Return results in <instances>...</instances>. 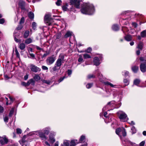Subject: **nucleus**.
I'll use <instances>...</instances> for the list:
<instances>
[{"instance_id": "obj_1", "label": "nucleus", "mask_w": 146, "mask_h": 146, "mask_svg": "<svg viewBox=\"0 0 146 146\" xmlns=\"http://www.w3.org/2000/svg\"><path fill=\"white\" fill-rule=\"evenodd\" d=\"M50 128L49 127L44 128L41 130L33 131L29 133L30 136L35 135H37L42 140L45 141L47 140V137L46 135L49 133Z\"/></svg>"}, {"instance_id": "obj_2", "label": "nucleus", "mask_w": 146, "mask_h": 146, "mask_svg": "<svg viewBox=\"0 0 146 146\" xmlns=\"http://www.w3.org/2000/svg\"><path fill=\"white\" fill-rule=\"evenodd\" d=\"M81 6L80 11L83 14L92 15L95 12L94 7L92 4L90 3H84Z\"/></svg>"}, {"instance_id": "obj_3", "label": "nucleus", "mask_w": 146, "mask_h": 146, "mask_svg": "<svg viewBox=\"0 0 146 146\" xmlns=\"http://www.w3.org/2000/svg\"><path fill=\"white\" fill-rule=\"evenodd\" d=\"M139 60L141 62H143L141 63L140 65V68L141 71L144 73L146 72V60L142 57H140Z\"/></svg>"}, {"instance_id": "obj_4", "label": "nucleus", "mask_w": 146, "mask_h": 146, "mask_svg": "<svg viewBox=\"0 0 146 146\" xmlns=\"http://www.w3.org/2000/svg\"><path fill=\"white\" fill-rule=\"evenodd\" d=\"M118 115L120 120L123 121H127L128 120L127 114L124 112L119 111L117 112Z\"/></svg>"}, {"instance_id": "obj_5", "label": "nucleus", "mask_w": 146, "mask_h": 146, "mask_svg": "<svg viewBox=\"0 0 146 146\" xmlns=\"http://www.w3.org/2000/svg\"><path fill=\"white\" fill-rule=\"evenodd\" d=\"M64 58V55L63 54H61L59 56L58 58L56 61L55 64L58 67L60 66L62 63L63 62Z\"/></svg>"}, {"instance_id": "obj_6", "label": "nucleus", "mask_w": 146, "mask_h": 146, "mask_svg": "<svg viewBox=\"0 0 146 146\" xmlns=\"http://www.w3.org/2000/svg\"><path fill=\"white\" fill-rule=\"evenodd\" d=\"M99 78L100 79V80L101 82L104 83V85L106 86H110L112 88H116L117 87V86L115 85H113L112 83H111L110 82H109L108 81L106 82H104L103 80H102V77H103L102 75L101 74H99Z\"/></svg>"}, {"instance_id": "obj_7", "label": "nucleus", "mask_w": 146, "mask_h": 146, "mask_svg": "<svg viewBox=\"0 0 146 146\" xmlns=\"http://www.w3.org/2000/svg\"><path fill=\"white\" fill-rule=\"evenodd\" d=\"M56 133L52 131L50 132L49 135L48 141L51 143L53 144L55 141V136L56 135Z\"/></svg>"}, {"instance_id": "obj_8", "label": "nucleus", "mask_w": 146, "mask_h": 146, "mask_svg": "<svg viewBox=\"0 0 146 146\" xmlns=\"http://www.w3.org/2000/svg\"><path fill=\"white\" fill-rule=\"evenodd\" d=\"M9 140L5 135H3L2 137H0V143L2 145H4L7 144Z\"/></svg>"}, {"instance_id": "obj_9", "label": "nucleus", "mask_w": 146, "mask_h": 146, "mask_svg": "<svg viewBox=\"0 0 146 146\" xmlns=\"http://www.w3.org/2000/svg\"><path fill=\"white\" fill-rule=\"evenodd\" d=\"M80 1L79 0H70V4L78 9L80 8Z\"/></svg>"}, {"instance_id": "obj_10", "label": "nucleus", "mask_w": 146, "mask_h": 146, "mask_svg": "<svg viewBox=\"0 0 146 146\" xmlns=\"http://www.w3.org/2000/svg\"><path fill=\"white\" fill-rule=\"evenodd\" d=\"M55 60V58L51 56L48 57L46 59V63L48 65H50L52 64Z\"/></svg>"}, {"instance_id": "obj_11", "label": "nucleus", "mask_w": 146, "mask_h": 146, "mask_svg": "<svg viewBox=\"0 0 146 146\" xmlns=\"http://www.w3.org/2000/svg\"><path fill=\"white\" fill-rule=\"evenodd\" d=\"M52 19L50 17V14L46 15H45L44 18V21L45 23H46L48 25H50Z\"/></svg>"}, {"instance_id": "obj_12", "label": "nucleus", "mask_w": 146, "mask_h": 146, "mask_svg": "<svg viewBox=\"0 0 146 146\" xmlns=\"http://www.w3.org/2000/svg\"><path fill=\"white\" fill-rule=\"evenodd\" d=\"M30 68L31 71L35 72H40L41 70L40 68L33 64H30Z\"/></svg>"}, {"instance_id": "obj_13", "label": "nucleus", "mask_w": 146, "mask_h": 146, "mask_svg": "<svg viewBox=\"0 0 146 146\" xmlns=\"http://www.w3.org/2000/svg\"><path fill=\"white\" fill-rule=\"evenodd\" d=\"M102 55L100 56L99 58L97 57H94L93 60L94 64L96 66L99 65L100 63V61L102 60Z\"/></svg>"}, {"instance_id": "obj_14", "label": "nucleus", "mask_w": 146, "mask_h": 146, "mask_svg": "<svg viewBox=\"0 0 146 146\" xmlns=\"http://www.w3.org/2000/svg\"><path fill=\"white\" fill-rule=\"evenodd\" d=\"M123 143L125 146H130V145L135 146V143L127 140L124 141L123 142Z\"/></svg>"}, {"instance_id": "obj_15", "label": "nucleus", "mask_w": 146, "mask_h": 146, "mask_svg": "<svg viewBox=\"0 0 146 146\" xmlns=\"http://www.w3.org/2000/svg\"><path fill=\"white\" fill-rule=\"evenodd\" d=\"M13 36L14 40L16 42L18 43L20 42L21 40L17 38L19 36V33L15 32L13 34Z\"/></svg>"}, {"instance_id": "obj_16", "label": "nucleus", "mask_w": 146, "mask_h": 146, "mask_svg": "<svg viewBox=\"0 0 146 146\" xmlns=\"http://www.w3.org/2000/svg\"><path fill=\"white\" fill-rule=\"evenodd\" d=\"M25 2L22 0H20L19 1V5L22 9H25Z\"/></svg>"}, {"instance_id": "obj_17", "label": "nucleus", "mask_w": 146, "mask_h": 146, "mask_svg": "<svg viewBox=\"0 0 146 146\" xmlns=\"http://www.w3.org/2000/svg\"><path fill=\"white\" fill-rule=\"evenodd\" d=\"M78 143V141L77 140H72L70 142V146H75Z\"/></svg>"}, {"instance_id": "obj_18", "label": "nucleus", "mask_w": 146, "mask_h": 146, "mask_svg": "<svg viewBox=\"0 0 146 146\" xmlns=\"http://www.w3.org/2000/svg\"><path fill=\"white\" fill-rule=\"evenodd\" d=\"M115 102L114 101H112L111 102H109L108 103L107 105L105 106L102 109V110L103 111H104L106 110V108H108V106L109 105H110V106H112L113 105L115 104Z\"/></svg>"}, {"instance_id": "obj_19", "label": "nucleus", "mask_w": 146, "mask_h": 146, "mask_svg": "<svg viewBox=\"0 0 146 146\" xmlns=\"http://www.w3.org/2000/svg\"><path fill=\"white\" fill-rule=\"evenodd\" d=\"M125 40L127 41H130L132 40V36L130 35H127L124 37Z\"/></svg>"}, {"instance_id": "obj_20", "label": "nucleus", "mask_w": 146, "mask_h": 146, "mask_svg": "<svg viewBox=\"0 0 146 146\" xmlns=\"http://www.w3.org/2000/svg\"><path fill=\"white\" fill-rule=\"evenodd\" d=\"M9 98L10 100H11V102L9 103H8V98L6 97L5 98V101H6V104L7 105H8L9 104H11L12 103L13 101V98H12V97H11L10 96H9Z\"/></svg>"}, {"instance_id": "obj_21", "label": "nucleus", "mask_w": 146, "mask_h": 146, "mask_svg": "<svg viewBox=\"0 0 146 146\" xmlns=\"http://www.w3.org/2000/svg\"><path fill=\"white\" fill-rule=\"evenodd\" d=\"M131 69L134 73H136L139 70V67L138 66H134L131 67Z\"/></svg>"}, {"instance_id": "obj_22", "label": "nucleus", "mask_w": 146, "mask_h": 146, "mask_svg": "<svg viewBox=\"0 0 146 146\" xmlns=\"http://www.w3.org/2000/svg\"><path fill=\"white\" fill-rule=\"evenodd\" d=\"M26 47L25 44L24 43H20L19 45V48L21 50H23Z\"/></svg>"}, {"instance_id": "obj_23", "label": "nucleus", "mask_w": 146, "mask_h": 146, "mask_svg": "<svg viewBox=\"0 0 146 146\" xmlns=\"http://www.w3.org/2000/svg\"><path fill=\"white\" fill-rule=\"evenodd\" d=\"M33 42V40L31 38H29L26 39L25 41V43L26 44H29Z\"/></svg>"}, {"instance_id": "obj_24", "label": "nucleus", "mask_w": 146, "mask_h": 146, "mask_svg": "<svg viewBox=\"0 0 146 146\" xmlns=\"http://www.w3.org/2000/svg\"><path fill=\"white\" fill-rule=\"evenodd\" d=\"M143 44L142 42H140L137 47V48L140 49V50H141L142 49L143 47Z\"/></svg>"}, {"instance_id": "obj_25", "label": "nucleus", "mask_w": 146, "mask_h": 146, "mask_svg": "<svg viewBox=\"0 0 146 146\" xmlns=\"http://www.w3.org/2000/svg\"><path fill=\"white\" fill-rule=\"evenodd\" d=\"M35 82L34 80L32 79L29 80L27 82V85H29L30 84H31L32 85H35Z\"/></svg>"}, {"instance_id": "obj_26", "label": "nucleus", "mask_w": 146, "mask_h": 146, "mask_svg": "<svg viewBox=\"0 0 146 146\" xmlns=\"http://www.w3.org/2000/svg\"><path fill=\"white\" fill-rule=\"evenodd\" d=\"M122 75L125 76V77H127L129 76V72L127 71H124L122 72Z\"/></svg>"}, {"instance_id": "obj_27", "label": "nucleus", "mask_w": 146, "mask_h": 146, "mask_svg": "<svg viewBox=\"0 0 146 146\" xmlns=\"http://www.w3.org/2000/svg\"><path fill=\"white\" fill-rule=\"evenodd\" d=\"M112 30L114 31H117L119 30V28L118 26L116 25H114L112 27Z\"/></svg>"}, {"instance_id": "obj_28", "label": "nucleus", "mask_w": 146, "mask_h": 146, "mask_svg": "<svg viewBox=\"0 0 146 146\" xmlns=\"http://www.w3.org/2000/svg\"><path fill=\"white\" fill-rule=\"evenodd\" d=\"M29 31H26L25 32L24 35V37L25 38H27L29 36Z\"/></svg>"}, {"instance_id": "obj_29", "label": "nucleus", "mask_w": 146, "mask_h": 146, "mask_svg": "<svg viewBox=\"0 0 146 146\" xmlns=\"http://www.w3.org/2000/svg\"><path fill=\"white\" fill-rule=\"evenodd\" d=\"M86 138L85 136L84 135H82L79 140V142L82 143L84 141Z\"/></svg>"}, {"instance_id": "obj_30", "label": "nucleus", "mask_w": 146, "mask_h": 146, "mask_svg": "<svg viewBox=\"0 0 146 146\" xmlns=\"http://www.w3.org/2000/svg\"><path fill=\"white\" fill-rule=\"evenodd\" d=\"M28 16L31 19H33L34 15L33 13L31 12H29L28 13Z\"/></svg>"}, {"instance_id": "obj_31", "label": "nucleus", "mask_w": 146, "mask_h": 146, "mask_svg": "<svg viewBox=\"0 0 146 146\" xmlns=\"http://www.w3.org/2000/svg\"><path fill=\"white\" fill-rule=\"evenodd\" d=\"M69 142V141H64L63 143V146H70Z\"/></svg>"}, {"instance_id": "obj_32", "label": "nucleus", "mask_w": 146, "mask_h": 146, "mask_svg": "<svg viewBox=\"0 0 146 146\" xmlns=\"http://www.w3.org/2000/svg\"><path fill=\"white\" fill-rule=\"evenodd\" d=\"M57 67H58V66H56V65L55 64L53 68L51 70H50V72H52L54 71H56L58 69L57 68Z\"/></svg>"}, {"instance_id": "obj_33", "label": "nucleus", "mask_w": 146, "mask_h": 146, "mask_svg": "<svg viewBox=\"0 0 146 146\" xmlns=\"http://www.w3.org/2000/svg\"><path fill=\"white\" fill-rule=\"evenodd\" d=\"M57 67H58V66H56V65L55 64L53 68L51 70H50V72H52L54 71H56L58 69L57 68Z\"/></svg>"}, {"instance_id": "obj_34", "label": "nucleus", "mask_w": 146, "mask_h": 146, "mask_svg": "<svg viewBox=\"0 0 146 146\" xmlns=\"http://www.w3.org/2000/svg\"><path fill=\"white\" fill-rule=\"evenodd\" d=\"M72 34V33L70 31L67 32L66 34L65 35L64 37L65 38H67L68 37H69Z\"/></svg>"}, {"instance_id": "obj_35", "label": "nucleus", "mask_w": 146, "mask_h": 146, "mask_svg": "<svg viewBox=\"0 0 146 146\" xmlns=\"http://www.w3.org/2000/svg\"><path fill=\"white\" fill-rule=\"evenodd\" d=\"M122 129L120 128L117 129L115 131V133L119 135V133L120 132H121Z\"/></svg>"}, {"instance_id": "obj_36", "label": "nucleus", "mask_w": 146, "mask_h": 146, "mask_svg": "<svg viewBox=\"0 0 146 146\" xmlns=\"http://www.w3.org/2000/svg\"><path fill=\"white\" fill-rule=\"evenodd\" d=\"M34 78L36 81H38L40 79V77L38 74H36L34 77Z\"/></svg>"}, {"instance_id": "obj_37", "label": "nucleus", "mask_w": 146, "mask_h": 146, "mask_svg": "<svg viewBox=\"0 0 146 146\" xmlns=\"http://www.w3.org/2000/svg\"><path fill=\"white\" fill-rule=\"evenodd\" d=\"M140 82V81L138 79H136L134 80V84L137 86L139 84Z\"/></svg>"}, {"instance_id": "obj_38", "label": "nucleus", "mask_w": 146, "mask_h": 146, "mask_svg": "<svg viewBox=\"0 0 146 146\" xmlns=\"http://www.w3.org/2000/svg\"><path fill=\"white\" fill-rule=\"evenodd\" d=\"M121 132L123 136L125 137L126 135V133L125 129L124 128H122Z\"/></svg>"}, {"instance_id": "obj_39", "label": "nucleus", "mask_w": 146, "mask_h": 146, "mask_svg": "<svg viewBox=\"0 0 146 146\" xmlns=\"http://www.w3.org/2000/svg\"><path fill=\"white\" fill-rule=\"evenodd\" d=\"M141 35L142 37H144L146 36V30H145L142 31L141 34Z\"/></svg>"}, {"instance_id": "obj_40", "label": "nucleus", "mask_w": 146, "mask_h": 146, "mask_svg": "<svg viewBox=\"0 0 146 146\" xmlns=\"http://www.w3.org/2000/svg\"><path fill=\"white\" fill-rule=\"evenodd\" d=\"M122 30L123 31V32L124 33H125V32H128L129 31L128 29L127 28L125 27H122Z\"/></svg>"}, {"instance_id": "obj_41", "label": "nucleus", "mask_w": 146, "mask_h": 146, "mask_svg": "<svg viewBox=\"0 0 146 146\" xmlns=\"http://www.w3.org/2000/svg\"><path fill=\"white\" fill-rule=\"evenodd\" d=\"M56 39H58L60 38L61 36V34L60 33H57L54 36Z\"/></svg>"}, {"instance_id": "obj_42", "label": "nucleus", "mask_w": 146, "mask_h": 146, "mask_svg": "<svg viewBox=\"0 0 146 146\" xmlns=\"http://www.w3.org/2000/svg\"><path fill=\"white\" fill-rule=\"evenodd\" d=\"M83 55L85 59L89 58H91V56L87 54H83Z\"/></svg>"}, {"instance_id": "obj_43", "label": "nucleus", "mask_w": 146, "mask_h": 146, "mask_svg": "<svg viewBox=\"0 0 146 146\" xmlns=\"http://www.w3.org/2000/svg\"><path fill=\"white\" fill-rule=\"evenodd\" d=\"M29 57L32 59H34L35 58V55L33 53H30L28 55Z\"/></svg>"}, {"instance_id": "obj_44", "label": "nucleus", "mask_w": 146, "mask_h": 146, "mask_svg": "<svg viewBox=\"0 0 146 146\" xmlns=\"http://www.w3.org/2000/svg\"><path fill=\"white\" fill-rule=\"evenodd\" d=\"M37 25L35 22H33L32 23L33 28L34 30H35L36 27Z\"/></svg>"}, {"instance_id": "obj_45", "label": "nucleus", "mask_w": 146, "mask_h": 146, "mask_svg": "<svg viewBox=\"0 0 146 146\" xmlns=\"http://www.w3.org/2000/svg\"><path fill=\"white\" fill-rule=\"evenodd\" d=\"M124 82L126 86H127L129 84V81L127 79H125L124 80Z\"/></svg>"}, {"instance_id": "obj_46", "label": "nucleus", "mask_w": 146, "mask_h": 146, "mask_svg": "<svg viewBox=\"0 0 146 146\" xmlns=\"http://www.w3.org/2000/svg\"><path fill=\"white\" fill-rule=\"evenodd\" d=\"M93 84L88 83L86 85V87L87 88L89 89L92 86Z\"/></svg>"}, {"instance_id": "obj_47", "label": "nucleus", "mask_w": 146, "mask_h": 146, "mask_svg": "<svg viewBox=\"0 0 146 146\" xmlns=\"http://www.w3.org/2000/svg\"><path fill=\"white\" fill-rule=\"evenodd\" d=\"M62 1L61 0H58L57 2L56 3V5L58 6L60 5Z\"/></svg>"}, {"instance_id": "obj_48", "label": "nucleus", "mask_w": 146, "mask_h": 146, "mask_svg": "<svg viewBox=\"0 0 146 146\" xmlns=\"http://www.w3.org/2000/svg\"><path fill=\"white\" fill-rule=\"evenodd\" d=\"M131 130L132 132V133H134L136 132V130L134 126H133L131 128Z\"/></svg>"}, {"instance_id": "obj_49", "label": "nucleus", "mask_w": 146, "mask_h": 146, "mask_svg": "<svg viewBox=\"0 0 146 146\" xmlns=\"http://www.w3.org/2000/svg\"><path fill=\"white\" fill-rule=\"evenodd\" d=\"M42 81L43 83H46L47 84H49L50 82V81L49 80H42Z\"/></svg>"}, {"instance_id": "obj_50", "label": "nucleus", "mask_w": 146, "mask_h": 146, "mask_svg": "<svg viewBox=\"0 0 146 146\" xmlns=\"http://www.w3.org/2000/svg\"><path fill=\"white\" fill-rule=\"evenodd\" d=\"M17 133L18 134H21L22 133V130L20 128H17L16 130Z\"/></svg>"}, {"instance_id": "obj_51", "label": "nucleus", "mask_w": 146, "mask_h": 146, "mask_svg": "<svg viewBox=\"0 0 146 146\" xmlns=\"http://www.w3.org/2000/svg\"><path fill=\"white\" fill-rule=\"evenodd\" d=\"M92 50V48L90 47L88 48V49L85 50V52L88 53H90Z\"/></svg>"}, {"instance_id": "obj_52", "label": "nucleus", "mask_w": 146, "mask_h": 146, "mask_svg": "<svg viewBox=\"0 0 146 146\" xmlns=\"http://www.w3.org/2000/svg\"><path fill=\"white\" fill-rule=\"evenodd\" d=\"M14 111V110L13 109H12L10 111L9 116L10 117H11Z\"/></svg>"}, {"instance_id": "obj_53", "label": "nucleus", "mask_w": 146, "mask_h": 146, "mask_svg": "<svg viewBox=\"0 0 146 146\" xmlns=\"http://www.w3.org/2000/svg\"><path fill=\"white\" fill-rule=\"evenodd\" d=\"M23 27V26L21 25H19L17 27L16 29L17 30H19L21 29Z\"/></svg>"}, {"instance_id": "obj_54", "label": "nucleus", "mask_w": 146, "mask_h": 146, "mask_svg": "<svg viewBox=\"0 0 146 146\" xmlns=\"http://www.w3.org/2000/svg\"><path fill=\"white\" fill-rule=\"evenodd\" d=\"M65 76H63L62 77H61L60 78L59 80H58V82L59 83L60 82L62 81L65 78Z\"/></svg>"}, {"instance_id": "obj_55", "label": "nucleus", "mask_w": 146, "mask_h": 146, "mask_svg": "<svg viewBox=\"0 0 146 146\" xmlns=\"http://www.w3.org/2000/svg\"><path fill=\"white\" fill-rule=\"evenodd\" d=\"M42 68L44 70H48V67L44 66H42Z\"/></svg>"}, {"instance_id": "obj_56", "label": "nucleus", "mask_w": 146, "mask_h": 146, "mask_svg": "<svg viewBox=\"0 0 146 146\" xmlns=\"http://www.w3.org/2000/svg\"><path fill=\"white\" fill-rule=\"evenodd\" d=\"M5 20L3 18L0 19V24H3L5 22Z\"/></svg>"}, {"instance_id": "obj_57", "label": "nucleus", "mask_w": 146, "mask_h": 146, "mask_svg": "<svg viewBox=\"0 0 146 146\" xmlns=\"http://www.w3.org/2000/svg\"><path fill=\"white\" fill-rule=\"evenodd\" d=\"M25 19L23 17H22L20 21V24L23 23H24V22Z\"/></svg>"}, {"instance_id": "obj_58", "label": "nucleus", "mask_w": 146, "mask_h": 146, "mask_svg": "<svg viewBox=\"0 0 146 146\" xmlns=\"http://www.w3.org/2000/svg\"><path fill=\"white\" fill-rule=\"evenodd\" d=\"M83 59L82 58V56H80V57H79L78 59V61L79 62H82L83 61Z\"/></svg>"}, {"instance_id": "obj_59", "label": "nucleus", "mask_w": 146, "mask_h": 146, "mask_svg": "<svg viewBox=\"0 0 146 146\" xmlns=\"http://www.w3.org/2000/svg\"><path fill=\"white\" fill-rule=\"evenodd\" d=\"M4 121L5 122H7L8 121V118L7 116H5L4 118Z\"/></svg>"}, {"instance_id": "obj_60", "label": "nucleus", "mask_w": 146, "mask_h": 146, "mask_svg": "<svg viewBox=\"0 0 146 146\" xmlns=\"http://www.w3.org/2000/svg\"><path fill=\"white\" fill-rule=\"evenodd\" d=\"M3 111V107L0 105V113H2Z\"/></svg>"}, {"instance_id": "obj_61", "label": "nucleus", "mask_w": 146, "mask_h": 146, "mask_svg": "<svg viewBox=\"0 0 146 146\" xmlns=\"http://www.w3.org/2000/svg\"><path fill=\"white\" fill-rule=\"evenodd\" d=\"M72 73V71L71 70H68V76L71 75Z\"/></svg>"}, {"instance_id": "obj_62", "label": "nucleus", "mask_w": 146, "mask_h": 146, "mask_svg": "<svg viewBox=\"0 0 146 146\" xmlns=\"http://www.w3.org/2000/svg\"><path fill=\"white\" fill-rule=\"evenodd\" d=\"M44 143L45 145H46L47 146H51L50 145L47 141H45L44 142Z\"/></svg>"}, {"instance_id": "obj_63", "label": "nucleus", "mask_w": 146, "mask_h": 146, "mask_svg": "<svg viewBox=\"0 0 146 146\" xmlns=\"http://www.w3.org/2000/svg\"><path fill=\"white\" fill-rule=\"evenodd\" d=\"M145 144V141H142L139 144V146H143Z\"/></svg>"}, {"instance_id": "obj_64", "label": "nucleus", "mask_w": 146, "mask_h": 146, "mask_svg": "<svg viewBox=\"0 0 146 146\" xmlns=\"http://www.w3.org/2000/svg\"><path fill=\"white\" fill-rule=\"evenodd\" d=\"M21 84L22 85L25 86H29L27 85V83H25V82H22Z\"/></svg>"}]
</instances>
